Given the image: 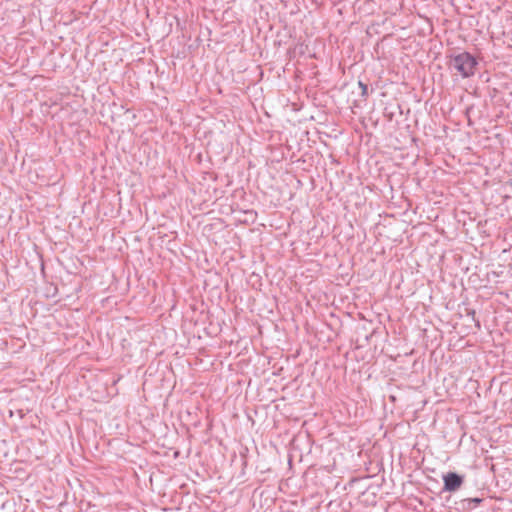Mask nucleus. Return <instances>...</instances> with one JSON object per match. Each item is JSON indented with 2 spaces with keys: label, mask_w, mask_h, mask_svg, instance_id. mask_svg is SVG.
Listing matches in <instances>:
<instances>
[{
  "label": "nucleus",
  "mask_w": 512,
  "mask_h": 512,
  "mask_svg": "<svg viewBox=\"0 0 512 512\" xmlns=\"http://www.w3.org/2000/svg\"><path fill=\"white\" fill-rule=\"evenodd\" d=\"M477 64L478 62L475 57L466 51L452 56L450 60V68L455 70L463 78L473 76Z\"/></svg>",
  "instance_id": "f257e3e1"
},
{
  "label": "nucleus",
  "mask_w": 512,
  "mask_h": 512,
  "mask_svg": "<svg viewBox=\"0 0 512 512\" xmlns=\"http://www.w3.org/2000/svg\"><path fill=\"white\" fill-rule=\"evenodd\" d=\"M443 491L454 492L457 491L464 483V476L456 472H448L443 475Z\"/></svg>",
  "instance_id": "f03ea898"
},
{
  "label": "nucleus",
  "mask_w": 512,
  "mask_h": 512,
  "mask_svg": "<svg viewBox=\"0 0 512 512\" xmlns=\"http://www.w3.org/2000/svg\"><path fill=\"white\" fill-rule=\"evenodd\" d=\"M465 502L467 503H472V505L474 506V508L480 504L482 502V499L481 498H467L465 499Z\"/></svg>",
  "instance_id": "7ed1b4c3"
},
{
  "label": "nucleus",
  "mask_w": 512,
  "mask_h": 512,
  "mask_svg": "<svg viewBox=\"0 0 512 512\" xmlns=\"http://www.w3.org/2000/svg\"><path fill=\"white\" fill-rule=\"evenodd\" d=\"M359 87L361 88V94L362 96H367L368 94V86L366 84H364L363 82L359 81Z\"/></svg>",
  "instance_id": "20e7f679"
},
{
  "label": "nucleus",
  "mask_w": 512,
  "mask_h": 512,
  "mask_svg": "<svg viewBox=\"0 0 512 512\" xmlns=\"http://www.w3.org/2000/svg\"><path fill=\"white\" fill-rule=\"evenodd\" d=\"M461 505H462V509H467V510H472L474 509V506L472 505V503H467L465 502V499H463L461 501Z\"/></svg>",
  "instance_id": "39448f33"
}]
</instances>
